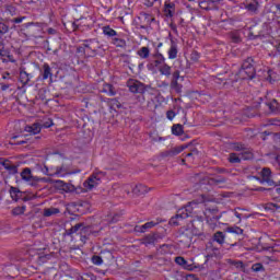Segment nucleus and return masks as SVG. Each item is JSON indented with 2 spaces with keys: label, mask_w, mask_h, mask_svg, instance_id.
Masks as SVG:
<instances>
[{
  "label": "nucleus",
  "mask_w": 280,
  "mask_h": 280,
  "mask_svg": "<svg viewBox=\"0 0 280 280\" xmlns=\"http://www.w3.org/2000/svg\"><path fill=\"white\" fill-rule=\"evenodd\" d=\"M82 19L80 20H75L74 22H72V32H75L78 30H80V27H82Z\"/></svg>",
  "instance_id": "3c124183"
},
{
  "label": "nucleus",
  "mask_w": 280,
  "mask_h": 280,
  "mask_svg": "<svg viewBox=\"0 0 280 280\" xmlns=\"http://www.w3.org/2000/svg\"><path fill=\"white\" fill-rule=\"evenodd\" d=\"M104 176H106V174L104 172H96L93 173L84 183H83V187L85 189H88L89 191H91L92 189H95V187H97V185L102 184V178H104Z\"/></svg>",
  "instance_id": "423d86ee"
},
{
  "label": "nucleus",
  "mask_w": 280,
  "mask_h": 280,
  "mask_svg": "<svg viewBox=\"0 0 280 280\" xmlns=\"http://www.w3.org/2000/svg\"><path fill=\"white\" fill-rule=\"evenodd\" d=\"M60 213V209L50 207V208H45L43 215L44 218H51V215H58Z\"/></svg>",
  "instance_id": "cd10ccee"
},
{
  "label": "nucleus",
  "mask_w": 280,
  "mask_h": 280,
  "mask_svg": "<svg viewBox=\"0 0 280 280\" xmlns=\"http://www.w3.org/2000/svg\"><path fill=\"white\" fill-rule=\"evenodd\" d=\"M238 75L242 80H253L257 75V70L255 69V59L253 57H247L238 71Z\"/></svg>",
  "instance_id": "20e7f679"
},
{
  "label": "nucleus",
  "mask_w": 280,
  "mask_h": 280,
  "mask_svg": "<svg viewBox=\"0 0 280 280\" xmlns=\"http://www.w3.org/2000/svg\"><path fill=\"white\" fill-rule=\"evenodd\" d=\"M148 186L143 184H138L132 188V194H135V196H143L148 194Z\"/></svg>",
  "instance_id": "b1692460"
},
{
  "label": "nucleus",
  "mask_w": 280,
  "mask_h": 280,
  "mask_svg": "<svg viewBox=\"0 0 280 280\" xmlns=\"http://www.w3.org/2000/svg\"><path fill=\"white\" fill-rule=\"evenodd\" d=\"M138 20H139V24H138L139 30H150L152 23L156 21L154 16L145 12H140Z\"/></svg>",
  "instance_id": "6e6552de"
},
{
  "label": "nucleus",
  "mask_w": 280,
  "mask_h": 280,
  "mask_svg": "<svg viewBox=\"0 0 280 280\" xmlns=\"http://www.w3.org/2000/svg\"><path fill=\"white\" fill-rule=\"evenodd\" d=\"M8 32H10V25L0 18V62L3 65L16 62L10 48H5V34H8Z\"/></svg>",
  "instance_id": "f257e3e1"
},
{
  "label": "nucleus",
  "mask_w": 280,
  "mask_h": 280,
  "mask_svg": "<svg viewBox=\"0 0 280 280\" xmlns=\"http://www.w3.org/2000/svg\"><path fill=\"white\" fill-rule=\"evenodd\" d=\"M9 194H10L12 200H15V202H16V201L21 200V196L23 192H21V190L16 187H11L9 190Z\"/></svg>",
  "instance_id": "c85d7f7f"
},
{
  "label": "nucleus",
  "mask_w": 280,
  "mask_h": 280,
  "mask_svg": "<svg viewBox=\"0 0 280 280\" xmlns=\"http://www.w3.org/2000/svg\"><path fill=\"white\" fill-rule=\"evenodd\" d=\"M269 126H280V120L277 118L269 119Z\"/></svg>",
  "instance_id": "052dcab7"
},
{
  "label": "nucleus",
  "mask_w": 280,
  "mask_h": 280,
  "mask_svg": "<svg viewBox=\"0 0 280 280\" xmlns=\"http://www.w3.org/2000/svg\"><path fill=\"white\" fill-rule=\"evenodd\" d=\"M267 106L271 113H280V104L277 100H272V102L267 103Z\"/></svg>",
  "instance_id": "473e14b6"
},
{
  "label": "nucleus",
  "mask_w": 280,
  "mask_h": 280,
  "mask_svg": "<svg viewBox=\"0 0 280 280\" xmlns=\"http://www.w3.org/2000/svg\"><path fill=\"white\" fill-rule=\"evenodd\" d=\"M24 130L25 132H30V135H38L43 130V127L39 122H34L31 126H26Z\"/></svg>",
  "instance_id": "5701e85b"
},
{
  "label": "nucleus",
  "mask_w": 280,
  "mask_h": 280,
  "mask_svg": "<svg viewBox=\"0 0 280 280\" xmlns=\"http://www.w3.org/2000/svg\"><path fill=\"white\" fill-rule=\"evenodd\" d=\"M233 148L236 152H243V150H246V147H244V144H242V143H236V144H234Z\"/></svg>",
  "instance_id": "6e6d98bb"
},
{
  "label": "nucleus",
  "mask_w": 280,
  "mask_h": 280,
  "mask_svg": "<svg viewBox=\"0 0 280 280\" xmlns=\"http://www.w3.org/2000/svg\"><path fill=\"white\" fill-rule=\"evenodd\" d=\"M110 44L120 49H126L127 45L126 39L121 38V35H119V33L117 34V36L110 39Z\"/></svg>",
  "instance_id": "aec40b11"
},
{
  "label": "nucleus",
  "mask_w": 280,
  "mask_h": 280,
  "mask_svg": "<svg viewBox=\"0 0 280 280\" xmlns=\"http://www.w3.org/2000/svg\"><path fill=\"white\" fill-rule=\"evenodd\" d=\"M175 264H177V266H183V268H187V261L183 256L175 257Z\"/></svg>",
  "instance_id": "49530a36"
},
{
  "label": "nucleus",
  "mask_w": 280,
  "mask_h": 280,
  "mask_svg": "<svg viewBox=\"0 0 280 280\" xmlns=\"http://www.w3.org/2000/svg\"><path fill=\"white\" fill-rule=\"evenodd\" d=\"M161 222H163V220L155 219L153 221L144 223L143 225H137L135 228V231L137 233H145V231H148V229H154V226H156L158 224H161Z\"/></svg>",
  "instance_id": "ddd939ff"
},
{
  "label": "nucleus",
  "mask_w": 280,
  "mask_h": 280,
  "mask_svg": "<svg viewBox=\"0 0 280 280\" xmlns=\"http://www.w3.org/2000/svg\"><path fill=\"white\" fill-rule=\"evenodd\" d=\"M13 215H23L25 213V207H16L12 210Z\"/></svg>",
  "instance_id": "8fccbe9b"
},
{
  "label": "nucleus",
  "mask_w": 280,
  "mask_h": 280,
  "mask_svg": "<svg viewBox=\"0 0 280 280\" xmlns=\"http://www.w3.org/2000/svg\"><path fill=\"white\" fill-rule=\"evenodd\" d=\"M191 222L192 226H202L203 219L202 217H197V219H194Z\"/></svg>",
  "instance_id": "864d4df0"
},
{
  "label": "nucleus",
  "mask_w": 280,
  "mask_h": 280,
  "mask_svg": "<svg viewBox=\"0 0 280 280\" xmlns=\"http://www.w3.org/2000/svg\"><path fill=\"white\" fill-rule=\"evenodd\" d=\"M103 45L97 38H91L83 40V44L79 47V51H83L85 56L93 57L100 51Z\"/></svg>",
  "instance_id": "39448f33"
},
{
  "label": "nucleus",
  "mask_w": 280,
  "mask_h": 280,
  "mask_svg": "<svg viewBox=\"0 0 280 280\" xmlns=\"http://www.w3.org/2000/svg\"><path fill=\"white\" fill-rule=\"evenodd\" d=\"M184 148H174L163 153V156H178L183 152Z\"/></svg>",
  "instance_id": "f704fd0d"
},
{
  "label": "nucleus",
  "mask_w": 280,
  "mask_h": 280,
  "mask_svg": "<svg viewBox=\"0 0 280 280\" xmlns=\"http://www.w3.org/2000/svg\"><path fill=\"white\" fill-rule=\"evenodd\" d=\"M137 56H139V58H141L142 60H148V58H150V48L148 46L141 47L137 51Z\"/></svg>",
  "instance_id": "bb28decb"
},
{
  "label": "nucleus",
  "mask_w": 280,
  "mask_h": 280,
  "mask_svg": "<svg viewBox=\"0 0 280 280\" xmlns=\"http://www.w3.org/2000/svg\"><path fill=\"white\" fill-rule=\"evenodd\" d=\"M172 132L176 137H180V135H183L185 132V129H184L183 125L176 124V125L172 126Z\"/></svg>",
  "instance_id": "c9c22d12"
},
{
  "label": "nucleus",
  "mask_w": 280,
  "mask_h": 280,
  "mask_svg": "<svg viewBox=\"0 0 280 280\" xmlns=\"http://www.w3.org/2000/svg\"><path fill=\"white\" fill-rule=\"evenodd\" d=\"M230 38H231L232 43H241L242 42V37H240V33H237V32H232L230 34Z\"/></svg>",
  "instance_id": "de8ad7c7"
},
{
  "label": "nucleus",
  "mask_w": 280,
  "mask_h": 280,
  "mask_svg": "<svg viewBox=\"0 0 280 280\" xmlns=\"http://www.w3.org/2000/svg\"><path fill=\"white\" fill-rule=\"evenodd\" d=\"M102 93H106L109 95V97H114V95H117V90H115V86L110 83H104L102 88Z\"/></svg>",
  "instance_id": "4be33fe9"
},
{
  "label": "nucleus",
  "mask_w": 280,
  "mask_h": 280,
  "mask_svg": "<svg viewBox=\"0 0 280 280\" xmlns=\"http://www.w3.org/2000/svg\"><path fill=\"white\" fill-rule=\"evenodd\" d=\"M225 237L224 232L218 231L213 235V241L217 242V244H224Z\"/></svg>",
  "instance_id": "e433bc0d"
},
{
  "label": "nucleus",
  "mask_w": 280,
  "mask_h": 280,
  "mask_svg": "<svg viewBox=\"0 0 280 280\" xmlns=\"http://www.w3.org/2000/svg\"><path fill=\"white\" fill-rule=\"evenodd\" d=\"M203 213L208 223L218 222V220L222 218V214H220V210L218 209V206L206 208Z\"/></svg>",
  "instance_id": "1a4fd4ad"
},
{
  "label": "nucleus",
  "mask_w": 280,
  "mask_h": 280,
  "mask_svg": "<svg viewBox=\"0 0 280 280\" xmlns=\"http://www.w3.org/2000/svg\"><path fill=\"white\" fill-rule=\"evenodd\" d=\"M228 233H234L235 235H242L244 233V230L240 226H231V228H228Z\"/></svg>",
  "instance_id": "c03bdc74"
},
{
  "label": "nucleus",
  "mask_w": 280,
  "mask_h": 280,
  "mask_svg": "<svg viewBox=\"0 0 280 280\" xmlns=\"http://www.w3.org/2000/svg\"><path fill=\"white\" fill-rule=\"evenodd\" d=\"M268 73H269V75H268L267 80H269V82H271V83L277 82V80H278L277 79V73L275 71H271V70Z\"/></svg>",
  "instance_id": "603ef678"
},
{
  "label": "nucleus",
  "mask_w": 280,
  "mask_h": 280,
  "mask_svg": "<svg viewBox=\"0 0 280 280\" xmlns=\"http://www.w3.org/2000/svg\"><path fill=\"white\" fill-rule=\"evenodd\" d=\"M253 272H266V268L261 262H256L252 266Z\"/></svg>",
  "instance_id": "37998d69"
},
{
  "label": "nucleus",
  "mask_w": 280,
  "mask_h": 280,
  "mask_svg": "<svg viewBox=\"0 0 280 280\" xmlns=\"http://www.w3.org/2000/svg\"><path fill=\"white\" fill-rule=\"evenodd\" d=\"M25 19H27V16L14 18L12 20V23H15V24L23 23V21H25Z\"/></svg>",
  "instance_id": "13d9d810"
},
{
  "label": "nucleus",
  "mask_w": 280,
  "mask_h": 280,
  "mask_svg": "<svg viewBox=\"0 0 280 280\" xmlns=\"http://www.w3.org/2000/svg\"><path fill=\"white\" fill-rule=\"evenodd\" d=\"M213 3H220V0L201 1L199 2V8H201V10H211V5H213Z\"/></svg>",
  "instance_id": "7c9ffc66"
},
{
  "label": "nucleus",
  "mask_w": 280,
  "mask_h": 280,
  "mask_svg": "<svg viewBox=\"0 0 280 280\" xmlns=\"http://www.w3.org/2000/svg\"><path fill=\"white\" fill-rule=\"evenodd\" d=\"M174 12H176V4L174 2H165L164 3V14L168 19H172L174 16Z\"/></svg>",
  "instance_id": "6ab92c4d"
},
{
  "label": "nucleus",
  "mask_w": 280,
  "mask_h": 280,
  "mask_svg": "<svg viewBox=\"0 0 280 280\" xmlns=\"http://www.w3.org/2000/svg\"><path fill=\"white\" fill-rule=\"evenodd\" d=\"M92 233H93V231L91 230V225L85 226L84 223H83V226L81 228L80 235L89 236Z\"/></svg>",
  "instance_id": "a18cd8bd"
},
{
  "label": "nucleus",
  "mask_w": 280,
  "mask_h": 280,
  "mask_svg": "<svg viewBox=\"0 0 280 280\" xmlns=\"http://www.w3.org/2000/svg\"><path fill=\"white\" fill-rule=\"evenodd\" d=\"M55 187L57 189H60L61 191H66V194L75 191V186L69 183H65L63 180H60V179L55 180Z\"/></svg>",
  "instance_id": "4468645a"
},
{
  "label": "nucleus",
  "mask_w": 280,
  "mask_h": 280,
  "mask_svg": "<svg viewBox=\"0 0 280 280\" xmlns=\"http://www.w3.org/2000/svg\"><path fill=\"white\" fill-rule=\"evenodd\" d=\"M120 219H121V215L114 214L113 218L109 221V224H116V222H119Z\"/></svg>",
  "instance_id": "4d7b16f0"
},
{
  "label": "nucleus",
  "mask_w": 280,
  "mask_h": 280,
  "mask_svg": "<svg viewBox=\"0 0 280 280\" xmlns=\"http://www.w3.org/2000/svg\"><path fill=\"white\" fill-rule=\"evenodd\" d=\"M261 178L265 183H270V178H272V171L268 167H264L260 172Z\"/></svg>",
  "instance_id": "c756f323"
},
{
  "label": "nucleus",
  "mask_w": 280,
  "mask_h": 280,
  "mask_svg": "<svg viewBox=\"0 0 280 280\" xmlns=\"http://www.w3.org/2000/svg\"><path fill=\"white\" fill-rule=\"evenodd\" d=\"M235 268H244V262L238 260V261H233L232 262Z\"/></svg>",
  "instance_id": "0e129e2a"
},
{
  "label": "nucleus",
  "mask_w": 280,
  "mask_h": 280,
  "mask_svg": "<svg viewBox=\"0 0 280 280\" xmlns=\"http://www.w3.org/2000/svg\"><path fill=\"white\" fill-rule=\"evenodd\" d=\"M160 238L161 236H159L156 233L148 234L142 238V244H144V246H150V244H156Z\"/></svg>",
  "instance_id": "a211bd4d"
},
{
  "label": "nucleus",
  "mask_w": 280,
  "mask_h": 280,
  "mask_svg": "<svg viewBox=\"0 0 280 280\" xmlns=\"http://www.w3.org/2000/svg\"><path fill=\"white\" fill-rule=\"evenodd\" d=\"M265 210L271 211V213H276V211H280V206L277 203L269 202L265 205Z\"/></svg>",
  "instance_id": "58836bf2"
},
{
  "label": "nucleus",
  "mask_w": 280,
  "mask_h": 280,
  "mask_svg": "<svg viewBox=\"0 0 280 280\" xmlns=\"http://www.w3.org/2000/svg\"><path fill=\"white\" fill-rule=\"evenodd\" d=\"M170 27H171L172 32H174V34L178 35V27L176 26L175 23H171Z\"/></svg>",
  "instance_id": "e2e57ef3"
},
{
  "label": "nucleus",
  "mask_w": 280,
  "mask_h": 280,
  "mask_svg": "<svg viewBox=\"0 0 280 280\" xmlns=\"http://www.w3.org/2000/svg\"><path fill=\"white\" fill-rule=\"evenodd\" d=\"M21 178L22 180L28 183V185H31L32 187L36 186L40 182V178L33 176L32 170L27 167L22 171Z\"/></svg>",
  "instance_id": "f8f14e48"
},
{
  "label": "nucleus",
  "mask_w": 280,
  "mask_h": 280,
  "mask_svg": "<svg viewBox=\"0 0 280 280\" xmlns=\"http://www.w3.org/2000/svg\"><path fill=\"white\" fill-rule=\"evenodd\" d=\"M46 176H57V178H65V176H71V174H80V170H72L71 164L63 163L60 166L47 167L43 170Z\"/></svg>",
  "instance_id": "f03ea898"
},
{
  "label": "nucleus",
  "mask_w": 280,
  "mask_h": 280,
  "mask_svg": "<svg viewBox=\"0 0 280 280\" xmlns=\"http://www.w3.org/2000/svg\"><path fill=\"white\" fill-rule=\"evenodd\" d=\"M258 8L259 2L257 1L249 2L245 5V10H247L248 12H256Z\"/></svg>",
  "instance_id": "ea45409f"
},
{
  "label": "nucleus",
  "mask_w": 280,
  "mask_h": 280,
  "mask_svg": "<svg viewBox=\"0 0 280 280\" xmlns=\"http://www.w3.org/2000/svg\"><path fill=\"white\" fill-rule=\"evenodd\" d=\"M229 161L230 163H242V155H237V153H230Z\"/></svg>",
  "instance_id": "79ce46f5"
},
{
  "label": "nucleus",
  "mask_w": 280,
  "mask_h": 280,
  "mask_svg": "<svg viewBox=\"0 0 280 280\" xmlns=\"http://www.w3.org/2000/svg\"><path fill=\"white\" fill-rule=\"evenodd\" d=\"M196 207H198V202H189L185 208L179 209L175 217L171 218L168 224L171 226H180V224H183V222L187 220L189 215H191V212L194 209H196Z\"/></svg>",
  "instance_id": "7ed1b4c3"
},
{
  "label": "nucleus",
  "mask_w": 280,
  "mask_h": 280,
  "mask_svg": "<svg viewBox=\"0 0 280 280\" xmlns=\"http://www.w3.org/2000/svg\"><path fill=\"white\" fill-rule=\"evenodd\" d=\"M190 58L194 62H198V60H200V54H198V51H192L190 55Z\"/></svg>",
  "instance_id": "5fc2aeb1"
},
{
  "label": "nucleus",
  "mask_w": 280,
  "mask_h": 280,
  "mask_svg": "<svg viewBox=\"0 0 280 280\" xmlns=\"http://www.w3.org/2000/svg\"><path fill=\"white\" fill-rule=\"evenodd\" d=\"M183 80V77H180V71L175 70L172 73V80H171V89L172 91H175V93H183V84L178 83V80Z\"/></svg>",
  "instance_id": "9b49d317"
},
{
  "label": "nucleus",
  "mask_w": 280,
  "mask_h": 280,
  "mask_svg": "<svg viewBox=\"0 0 280 280\" xmlns=\"http://www.w3.org/2000/svg\"><path fill=\"white\" fill-rule=\"evenodd\" d=\"M10 89V84L1 83V91H8Z\"/></svg>",
  "instance_id": "69168bd1"
},
{
  "label": "nucleus",
  "mask_w": 280,
  "mask_h": 280,
  "mask_svg": "<svg viewBox=\"0 0 280 280\" xmlns=\"http://www.w3.org/2000/svg\"><path fill=\"white\" fill-rule=\"evenodd\" d=\"M2 80H10V72H3Z\"/></svg>",
  "instance_id": "338daca9"
},
{
  "label": "nucleus",
  "mask_w": 280,
  "mask_h": 280,
  "mask_svg": "<svg viewBox=\"0 0 280 280\" xmlns=\"http://www.w3.org/2000/svg\"><path fill=\"white\" fill-rule=\"evenodd\" d=\"M166 117H167V119H170V121H172V119H174L176 117V113L174 110H168L166 113Z\"/></svg>",
  "instance_id": "bf43d9fd"
},
{
  "label": "nucleus",
  "mask_w": 280,
  "mask_h": 280,
  "mask_svg": "<svg viewBox=\"0 0 280 280\" xmlns=\"http://www.w3.org/2000/svg\"><path fill=\"white\" fill-rule=\"evenodd\" d=\"M240 156L241 159H243V161H250V159H253V152H250V150L245 148V150L242 151Z\"/></svg>",
  "instance_id": "a19ab883"
},
{
  "label": "nucleus",
  "mask_w": 280,
  "mask_h": 280,
  "mask_svg": "<svg viewBox=\"0 0 280 280\" xmlns=\"http://www.w3.org/2000/svg\"><path fill=\"white\" fill-rule=\"evenodd\" d=\"M158 71L161 75H165V78H170V75H172V67L167 65V62H164L162 67L158 68Z\"/></svg>",
  "instance_id": "a878e982"
},
{
  "label": "nucleus",
  "mask_w": 280,
  "mask_h": 280,
  "mask_svg": "<svg viewBox=\"0 0 280 280\" xmlns=\"http://www.w3.org/2000/svg\"><path fill=\"white\" fill-rule=\"evenodd\" d=\"M92 264H94L95 266H102V264H104V260L101 256L94 255L92 257Z\"/></svg>",
  "instance_id": "09e8293b"
},
{
  "label": "nucleus",
  "mask_w": 280,
  "mask_h": 280,
  "mask_svg": "<svg viewBox=\"0 0 280 280\" xmlns=\"http://www.w3.org/2000/svg\"><path fill=\"white\" fill-rule=\"evenodd\" d=\"M165 62V56L159 51V49L155 50V52L152 55L151 62L147 66L148 69H152L155 67V69L161 68Z\"/></svg>",
  "instance_id": "9d476101"
},
{
  "label": "nucleus",
  "mask_w": 280,
  "mask_h": 280,
  "mask_svg": "<svg viewBox=\"0 0 280 280\" xmlns=\"http://www.w3.org/2000/svg\"><path fill=\"white\" fill-rule=\"evenodd\" d=\"M2 165L4 167V170H7L10 174H18L19 172V167L14 164H12V162H10V160H4L2 162Z\"/></svg>",
  "instance_id": "393cba45"
},
{
  "label": "nucleus",
  "mask_w": 280,
  "mask_h": 280,
  "mask_svg": "<svg viewBox=\"0 0 280 280\" xmlns=\"http://www.w3.org/2000/svg\"><path fill=\"white\" fill-rule=\"evenodd\" d=\"M127 86L130 93H138L139 95H143L145 91L150 89L149 85H145L144 83H141V81L135 79H129L127 81Z\"/></svg>",
  "instance_id": "0eeeda50"
},
{
  "label": "nucleus",
  "mask_w": 280,
  "mask_h": 280,
  "mask_svg": "<svg viewBox=\"0 0 280 280\" xmlns=\"http://www.w3.org/2000/svg\"><path fill=\"white\" fill-rule=\"evenodd\" d=\"M156 1H159V0H145L144 5L147 8H152V5H154V3H156Z\"/></svg>",
  "instance_id": "680f3d73"
},
{
  "label": "nucleus",
  "mask_w": 280,
  "mask_h": 280,
  "mask_svg": "<svg viewBox=\"0 0 280 280\" xmlns=\"http://www.w3.org/2000/svg\"><path fill=\"white\" fill-rule=\"evenodd\" d=\"M84 223H77L71 229L67 230V235H73V233H80Z\"/></svg>",
  "instance_id": "4c0bfd02"
},
{
  "label": "nucleus",
  "mask_w": 280,
  "mask_h": 280,
  "mask_svg": "<svg viewBox=\"0 0 280 280\" xmlns=\"http://www.w3.org/2000/svg\"><path fill=\"white\" fill-rule=\"evenodd\" d=\"M196 180H199L201 185H205V183H208V185H223V183H226V179L224 177L221 178H208L207 182L205 178H200V174L196 175Z\"/></svg>",
  "instance_id": "2eb2a0df"
},
{
  "label": "nucleus",
  "mask_w": 280,
  "mask_h": 280,
  "mask_svg": "<svg viewBox=\"0 0 280 280\" xmlns=\"http://www.w3.org/2000/svg\"><path fill=\"white\" fill-rule=\"evenodd\" d=\"M48 34H51V35L56 34V30L55 28H48Z\"/></svg>",
  "instance_id": "774afa93"
},
{
  "label": "nucleus",
  "mask_w": 280,
  "mask_h": 280,
  "mask_svg": "<svg viewBox=\"0 0 280 280\" xmlns=\"http://www.w3.org/2000/svg\"><path fill=\"white\" fill-rule=\"evenodd\" d=\"M43 80H49V78H52V73H51V67L48 66V63H44L43 66Z\"/></svg>",
  "instance_id": "2f4dec72"
},
{
  "label": "nucleus",
  "mask_w": 280,
  "mask_h": 280,
  "mask_svg": "<svg viewBox=\"0 0 280 280\" xmlns=\"http://www.w3.org/2000/svg\"><path fill=\"white\" fill-rule=\"evenodd\" d=\"M32 78V73H27V71H25V68L20 69L19 82H21L22 86H27Z\"/></svg>",
  "instance_id": "dca6fc26"
},
{
  "label": "nucleus",
  "mask_w": 280,
  "mask_h": 280,
  "mask_svg": "<svg viewBox=\"0 0 280 280\" xmlns=\"http://www.w3.org/2000/svg\"><path fill=\"white\" fill-rule=\"evenodd\" d=\"M38 124L42 128H51V126H54V120L49 117H44L39 119Z\"/></svg>",
  "instance_id": "72a5a7b5"
},
{
  "label": "nucleus",
  "mask_w": 280,
  "mask_h": 280,
  "mask_svg": "<svg viewBox=\"0 0 280 280\" xmlns=\"http://www.w3.org/2000/svg\"><path fill=\"white\" fill-rule=\"evenodd\" d=\"M168 60H176L178 58V45L174 42V38L171 37V47L167 51Z\"/></svg>",
  "instance_id": "f3484780"
},
{
  "label": "nucleus",
  "mask_w": 280,
  "mask_h": 280,
  "mask_svg": "<svg viewBox=\"0 0 280 280\" xmlns=\"http://www.w3.org/2000/svg\"><path fill=\"white\" fill-rule=\"evenodd\" d=\"M102 32L104 34V36H107V38H109L110 40L115 38V36H117L119 33H117V31H115L113 27H110V25H105L102 27Z\"/></svg>",
  "instance_id": "412c9836"
}]
</instances>
